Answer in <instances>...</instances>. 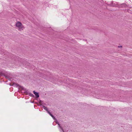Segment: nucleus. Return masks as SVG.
<instances>
[{"label":"nucleus","instance_id":"0eeeda50","mask_svg":"<svg viewBox=\"0 0 132 132\" xmlns=\"http://www.w3.org/2000/svg\"><path fill=\"white\" fill-rule=\"evenodd\" d=\"M30 95L31 96H32L33 95V94H30Z\"/></svg>","mask_w":132,"mask_h":132},{"label":"nucleus","instance_id":"20e7f679","mask_svg":"<svg viewBox=\"0 0 132 132\" xmlns=\"http://www.w3.org/2000/svg\"><path fill=\"white\" fill-rule=\"evenodd\" d=\"M43 107L44 109L46 110L48 112V111L47 110V108L45 106H43Z\"/></svg>","mask_w":132,"mask_h":132},{"label":"nucleus","instance_id":"7ed1b4c3","mask_svg":"<svg viewBox=\"0 0 132 132\" xmlns=\"http://www.w3.org/2000/svg\"><path fill=\"white\" fill-rule=\"evenodd\" d=\"M57 123V124L58 125H59V127L61 128V129H62V130L64 132V130H63V129L62 128V127H61V126H60V125L58 123V122H56Z\"/></svg>","mask_w":132,"mask_h":132},{"label":"nucleus","instance_id":"f03ea898","mask_svg":"<svg viewBox=\"0 0 132 132\" xmlns=\"http://www.w3.org/2000/svg\"><path fill=\"white\" fill-rule=\"evenodd\" d=\"M33 93H34L36 95L37 97L38 98L39 97V95L38 93L35 92V91H33Z\"/></svg>","mask_w":132,"mask_h":132},{"label":"nucleus","instance_id":"423d86ee","mask_svg":"<svg viewBox=\"0 0 132 132\" xmlns=\"http://www.w3.org/2000/svg\"><path fill=\"white\" fill-rule=\"evenodd\" d=\"M52 117L54 119H55V117L54 116H53V117Z\"/></svg>","mask_w":132,"mask_h":132},{"label":"nucleus","instance_id":"f257e3e1","mask_svg":"<svg viewBox=\"0 0 132 132\" xmlns=\"http://www.w3.org/2000/svg\"><path fill=\"white\" fill-rule=\"evenodd\" d=\"M15 26L16 28L19 31H22L25 29L24 26L19 21H17L16 22Z\"/></svg>","mask_w":132,"mask_h":132},{"label":"nucleus","instance_id":"39448f33","mask_svg":"<svg viewBox=\"0 0 132 132\" xmlns=\"http://www.w3.org/2000/svg\"><path fill=\"white\" fill-rule=\"evenodd\" d=\"M48 113L52 117H53V116L52 115L51 113L48 111Z\"/></svg>","mask_w":132,"mask_h":132}]
</instances>
